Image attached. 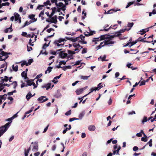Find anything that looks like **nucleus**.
Returning a JSON list of instances; mask_svg holds the SVG:
<instances>
[{"label": "nucleus", "mask_w": 156, "mask_h": 156, "mask_svg": "<svg viewBox=\"0 0 156 156\" xmlns=\"http://www.w3.org/2000/svg\"><path fill=\"white\" fill-rule=\"evenodd\" d=\"M31 144H33V148H32V151L34 152H35L38 150V142H32Z\"/></svg>", "instance_id": "f257e3e1"}, {"label": "nucleus", "mask_w": 156, "mask_h": 156, "mask_svg": "<svg viewBox=\"0 0 156 156\" xmlns=\"http://www.w3.org/2000/svg\"><path fill=\"white\" fill-rule=\"evenodd\" d=\"M87 88V86H86L80 89H77L76 91V92L77 95H79L80 94H82L83 91L86 90Z\"/></svg>", "instance_id": "f03ea898"}, {"label": "nucleus", "mask_w": 156, "mask_h": 156, "mask_svg": "<svg viewBox=\"0 0 156 156\" xmlns=\"http://www.w3.org/2000/svg\"><path fill=\"white\" fill-rule=\"evenodd\" d=\"M115 42L114 41L109 40L108 39H106L104 41V45L105 46L108 44H114Z\"/></svg>", "instance_id": "7ed1b4c3"}, {"label": "nucleus", "mask_w": 156, "mask_h": 156, "mask_svg": "<svg viewBox=\"0 0 156 156\" xmlns=\"http://www.w3.org/2000/svg\"><path fill=\"white\" fill-rule=\"evenodd\" d=\"M120 9H111L110 10H108V11L106 12L105 11V12H104L105 14H112L113 13V12H116L118 11H120Z\"/></svg>", "instance_id": "20e7f679"}, {"label": "nucleus", "mask_w": 156, "mask_h": 156, "mask_svg": "<svg viewBox=\"0 0 156 156\" xmlns=\"http://www.w3.org/2000/svg\"><path fill=\"white\" fill-rule=\"evenodd\" d=\"M9 124V123L8 122L6 123L4 126L0 127V128H1V130H2V131H4V130L5 131V130L6 131L7 130V129Z\"/></svg>", "instance_id": "39448f33"}, {"label": "nucleus", "mask_w": 156, "mask_h": 156, "mask_svg": "<svg viewBox=\"0 0 156 156\" xmlns=\"http://www.w3.org/2000/svg\"><path fill=\"white\" fill-rule=\"evenodd\" d=\"M46 98L44 96H41L39 97L38 99V101H40L41 103H42L48 100V98H46L44 100V98Z\"/></svg>", "instance_id": "423d86ee"}, {"label": "nucleus", "mask_w": 156, "mask_h": 156, "mask_svg": "<svg viewBox=\"0 0 156 156\" xmlns=\"http://www.w3.org/2000/svg\"><path fill=\"white\" fill-rule=\"evenodd\" d=\"M143 38L141 37H140L139 38H138L137 40H136V41H137V42L138 41H140V42H147L148 43H150L151 42H153V41H145V40H143V39H142Z\"/></svg>", "instance_id": "0eeeda50"}, {"label": "nucleus", "mask_w": 156, "mask_h": 156, "mask_svg": "<svg viewBox=\"0 0 156 156\" xmlns=\"http://www.w3.org/2000/svg\"><path fill=\"white\" fill-rule=\"evenodd\" d=\"M51 83H48L46 84H45L44 85L42 86L41 87L42 88H46V90H48L51 87Z\"/></svg>", "instance_id": "6e6552de"}, {"label": "nucleus", "mask_w": 156, "mask_h": 156, "mask_svg": "<svg viewBox=\"0 0 156 156\" xmlns=\"http://www.w3.org/2000/svg\"><path fill=\"white\" fill-rule=\"evenodd\" d=\"M51 23H54L56 24L57 22V16H55L54 17H52L51 18Z\"/></svg>", "instance_id": "1a4fd4ad"}, {"label": "nucleus", "mask_w": 156, "mask_h": 156, "mask_svg": "<svg viewBox=\"0 0 156 156\" xmlns=\"http://www.w3.org/2000/svg\"><path fill=\"white\" fill-rule=\"evenodd\" d=\"M34 80L31 79L29 80H27L26 81L27 82V84L26 85V87H27L28 86H30L32 85L33 82Z\"/></svg>", "instance_id": "9d476101"}, {"label": "nucleus", "mask_w": 156, "mask_h": 156, "mask_svg": "<svg viewBox=\"0 0 156 156\" xmlns=\"http://www.w3.org/2000/svg\"><path fill=\"white\" fill-rule=\"evenodd\" d=\"M21 75L25 79L28 78L27 76V72H26L25 71L21 73Z\"/></svg>", "instance_id": "9b49d317"}, {"label": "nucleus", "mask_w": 156, "mask_h": 156, "mask_svg": "<svg viewBox=\"0 0 156 156\" xmlns=\"http://www.w3.org/2000/svg\"><path fill=\"white\" fill-rule=\"evenodd\" d=\"M15 17V20L16 21L18 20L20 18V15L17 12H15L14 14Z\"/></svg>", "instance_id": "f8f14e48"}, {"label": "nucleus", "mask_w": 156, "mask_h": 156, "mask_svg": "<svg viewBox=\"0 0 156 156\" xmlns=\"http://www.w3.org/2000/svg\"><path fill=\"white\" fill-rule=\"evenodd\" d=\"M88 129L91 131H94L95 129V127L94 125H90L88 127Z\"/></svg>", "instance_id": "ddd939ff"}, {"label": "nucleus", "mask_w": 156, "mask_h": 156, "mask_svg": "<svg viewBox=\"0 0 156 156\" xmlns=\"http://www.w3.org/2000/svg\"><path fill=\"white\" fill-rule=\"evenodd\" d=\"M85 114V111H83L81 113H80L79 115V119H81L83 117Z\"/></svg>", "instance_id": "4468645a"}, {"label": "nucleus", "mask_w": 156, "mask_h": 156, "mask_svg": "<svg viewBox=\"0 0 156 156\" xmlns=\"http://www.w3.org/2000/svg\"><path fill=\"white\" fill-rule=\"evenodd\" d=\"M51 9L52 10V12L50 15V17H49V18H51L52 17V16L54 15L56 9V7L52 8H51Z\"/></svg>", "instance_id": "2eb2a0df"}, {"label": "nucleus", "mask_w": 156, "mask_h": 156, "mask_svg": "<svg viewBox=\"0 0 156 156\" xmlns=\"http://www.w3.org/2000/svg\"><path fill=\"white\" fill-rule=\"evenodd\" d=\"M121 147L120 146H119L118 149L117 150H115L113 151V154H119V151L121 149Z\"/></svg>", "instance_id": "dca6fc26"}, {"label": "nucleus", "mask_w": 156, "mask_h": 156, "mask_svg": "<svg viewBox=\"0 0 156 156\" xmlns=\"http://www.w3.org/2000/svg\"><path fill=\"white\" fill-rule=\"evenodd\" d=\"M32 96V94L30 92H29L27 94L26 96V99L27 100H29L30 99V98H31Z\"/></svg>", "instance_id": "f3484780"}, {"label": "nucleus", "mask_w": 156, "mask_h": 156, "mask_svg": "<svg viewBox=\"0 0 156 156\" xmlns=\"http://www.w3.org/2000/svg\"><path fill=\"white\" fill-rule=\"evenodd\" d=\"M62 75V74H61L59 76H56L55 77L53 80V82L55 83H56L58 81H56L55 82L56 80H57L58 79L60 78Z\"/></svg>", "instance_id": "a211bd4d"}, {"label": "nucleus", "mask_w": 156, "mask_h": 156, "mask_svg": "<svg viewBox=\"0 0 156 156\" xmlns=\"http://www.w3.org/2000/svg\"><path fill=\"white\" fill-rule=\"evenodd\" d=\"M9 80V78L6 76H4V79H2L1 81L2 82V83H4V82H7Z\"/></svg>", "instance_id": "6ab92c4d"}, {"label": "nucleus", "mask_w": 156, "mask_h": 156, "mask_svg": "<svg viewBox=\"0 0 156 156\" xmlns=\"http://www.w3.org/2000/svg\"><path fill=\"white\" fill-rule=\"evenodd\" d=\"M10 53H7L5 52H4V51H0V54L2 55V56H6L7 55H8V54H9Z\"/></svg>", "instance_id": "aec40b11"}, {"label": "nucleus", "mask_w": 156, "mask_h": 156, "mask_svg": "<svg viewBox=\"0 0 156 156\" xmlns=\"http://www.w3.org/2000/svg\"><path fill=\"white\" fill-rule=\"evenodd\" d=\"M102 83H99L98 85V87H96V90H99L101 88L103 87V86H102V85H101L102 84Z\"/></svg>", "instance_id": "412c9836"}, {"label": "nucleus", "mask_w": 156, "mask_h": 156, "mask_svg": "<svg viewBox=\"0 0 156 156\" xmlns=\"http://www.w3.org/2000/svg\"><path fill=\"white\" fill-rule=\"evenodd\" d=\"M51 5V3H50L49 0H47L46 2H44V5L45 6H47L48 5H49L50 6Z\"/></svg>", "instance_id": "4be33fe9"}, {"label": "nucleus", "mask_w": 156, "mask_h": 156, "mask_svg": "<svg viewBox=\"0 0 156 156\" xmlns=\"http://www.w3.org/2000/svg\"><path fill=\"white\" fill-rule=\"evenodd\" d=\"M64 43H63V44H59V43L57 42L56 41H55L54 43V44H55V45H56L58 47H59L61 46H63L64 45Z\"/></svg>", "instance_id": "5701e85b"}, {"label": "nucleus", "mask_w": 156, "mask_h": 156, "mask_svg": "<svg viewBox=\"0 0 156 156\" xmlns=\"http://www.w3.org/2000/svg\"><path fill=\"white\" fill-rule=\"evenodd\" d=\"M85 9H83L82 12V14H84V16H82V20L84 19L86 16L87 13L85 12Z\"/></svg>", "instance_id": "b1692460"}, {"label": "nucleus", "mask_w": 156, "mask_h": 156, "mask_svg": "<svg viewBox=\"0 0 156 156\" xmlns=\"http://www.w3.org/2000/svg\"><path fill=\"white\" fill-rule=\"evenodd\" d=\"M32 22V21L31 20H30V21L28 22L27 21L25 23H24V24L23 26L22 27H24L30 24Z\"/></svg>", "instance_id": "393cba45"}, {"label": "nucleus", "mask_w": 156, "mask_h": 156, "mask_svg": "<svg viewBox=\"0 0 156 156\" xmlns=\"http://www.w3.org/2000/svg\"><path fill=\"white\" fill-rule=\"evenodd\" d=\"M51 41H50L48 43V44H47L46 43H45L43 45L42 48L43 49H45L48 46L49 44L50 43V42Z\"/></svg>", "instance_id": "a878e982"}, {"label": "nucleus", "mask_w": 156, "mask_h": 156, "mask_svg": "<svg viewBox=\"0 0 156 156\" xmlns=\"http://www.w3.org/2000/svg\"><path fill=\"white\" fill-rule=\"evenodd\" d=\"M11 84V85H12V84H13V88L14 89L16 88V87L17 86V82L16 81H13Z\"/></svg>", "instance_id": "bb28decb"}, {"label": "nucleus", "mask_w": 156, "mask_h": 156, "mask_svg": "<svg viewBox=\"0 0 156 156\" xmlns=\"http://www.w3.org/2000/svg\"><path fill=\"white\" fill-rule=\"evenodd\" d=\"M115 37H116V35H111L109 37H107L106 39L112 40V39Z\"/></svg>", "instance_id": "cd10ccee"}, {"label": "nucleus", "mask_w": 156, "mask_h": 156, "mask_svg": "<svg viewBox=\"0 0 156 156\" xmlns=\"http://www.w3.org/2000/svg\"><path fill=\"white\" fill-rule=\"evenodd\" d=\"M129 42H130V44H130V45H129V47H131L132 46H133V45H134L135 44H136L137 42L136 40L134 41H133L132 42L130 41Z\"/></svg>", "instance_id": "c85d7f7f"}, {"label": "nucleus", "mask_w": 156, "mask_h": 156, "mask_svg": "<svg viewBox=\"0 0 156 156\" xmlns=\"http://www.w3.org/2000/svg\"><path fill=\"white\" fill-rule=\"evenodd\" d=\"M44 5H38V6L37 7V9H38L39 10H41L42 9V7H44Z\"/></svg>", "instance_id": "c756f323"}, {"label": "nucleus", "mask_w": 156, "mask_h": 156, "mask_svg": "<svg viewBox=\"0 0 156 156\" xmlns=\"http://www.w3.org/2000/svg\"><path fill=\"white\" fill-rule=\"evenodd\" d=\"M130 29V28L129 29L125 28L124 29H122L120 30L119 32V33H123V32H124L126 30L129 31Z\"/></svg>", "instance_id": "7c9ffc66"}, {"label": "nucleus", "mask_w": 156, "mask_h": 156, "mask_svg": "<svg viewBox=\"0 0 156 156\" xmlns=\"http://www.w3.org/2000/svg\"><path fill=\"white\" fill-rule=\"evenodd\" d=\"M73 47L75 48H79L80 47V44L79 43H74L73 44Z\"/></svg>", "instance_id": "2f4dec72"}, {"label": "nucleus", "mask_w": 156, "mask_h": 156, "mask_svg": "<svg viewBox=\"0 0 156 156\" xmlns=\"http://www.w3.org/2000/svg\"><path fill=\"white\" fill-rule=\"evenodd\" d=\"M18 66L17 65L16 66L14 67V65H13L12 66V68L13 70L15 72H17L18 71Z\"/></svg>", "instance_id": "473e14b6"}, {"label": "nucleus", "mask_w": 156, "mask_h": 156, "mask_svg": "<svg viewBox=\"0 0 156 156\" xmlns=\"http://www.w3.org/2000/svg\"><path fill=\"white\" fill-rule=\"evenodd\" d=\"M90 76H80V78L81 79L83 80H87L88 79V78Z\"/></svg>", "instance_id": "72a5a7b5"}, {"label": "nucleus", "mask_w": 156, "mask_h": 156, "mask_svg": "<svg viewBox=\"0 0 156 156\" xmlns=\"http://www.w3.org/2000/svg\"><path fill=\"white\" fill-rule=\"evenodd\" d=\"M106 58V56L105 55L102 58L101 57V56L100 57L98 58V59H99V58H101V61H108V60L105 59V58Z\"/></svg>", "instance_id": "f704fd0d"}, {"label": "nucleus", "mask_w": 156, "mask_h": 156, "mask_svg": "<svg viewBox=\"0 0 156 156\" xmlns=\"http://www.w3.org/2000/svg\"><path fill=\"white\" fill-rule=\"evenodd\" d=\"M96 87H93V88H91L90 90V92H89L88 94H87L88 95L89 94H90V93H91V92H92L94 90H95V91H96V90H96Z\"/></svg>", "instance_id": "c9c22d12"}, {"label": "nucleus", "mask_w": 156, "mask_h": 156, "mask_svg": "<svg viewBox=\"0 0 156 156\" xmlns=\"http://www.w3.org/2000/svg\"><path fill=\"white\" fill-rule=\"evenodd\" d=\"M63 51H60L59 53V55L60 58H64V57H63Z\"/></svg>", "instance_id": "e433bc0d"}, {"label": "nucleus", "mask_w": 156, "mask_h": 156, "mask_svg": "<svg viewBox=\"0 0 156 156\" xmlns=\"http://www.w3.org/2000/svg\"><path fill=\"white\" fill-rule=\"evenodd\" d=\"M100 40H103L105 39V40H106V38H107V37H105V35H102L100 37Z\"/></svg>", "instance_id": "4c0bfd02"}, {"label": "nucleus", "mask_w": 156, "mask_h": 156, "mask_svg": "<svg viewBox=\"0 0 156 156\" xmlns=\"http://www.w3.org/2000/svg\"><path fill=\"white\" fill-rule=\"evenodd\" d=\"M33 62V60L32 59H30L28 60V62H27V65L28 66L30 65L31 63Z\"/></svg>", "instance_id": "58836bf2"}, {"label": "nucleus", "mask_w": 156, "mask_h": 156, "mask_svg": "<svg viewBox=\"0 0 156 156\" xmlns=\"http://www.w3.org/2000/svg\"><path fill=\"white\" fill-rule=\"evenodd\" d=\"M54 34H55V33H53V34L51 35H50V36H48L47 37V38H44V40L45 41H48V39H47V38H50L51 37H52L53 36H54Z\"/></svg>", "instance_id": "ea45409f"}, {"label": "nucleus", "mask_w": 156, "mask_h": 156, "mask_svg": "<svg viewBox=\"0 0 156 156\" xmlns=\"http://www.w3.org/2000/svg\"><path fill=\"white\" fill-rule=\"evenodd\" d=\"M134 25L133 23H129L127 25V26L129 27H132Z\"/></svg>", "instance_id": "a19ab883"}, {"label": "nucleus", "mask_w": 156, "mask_h": 156, "mask_svg": "<svg viewBox=\"0 0 156 156\" xmlns=\"http://www.w3.org/2000/svg\"><path fill=\"white\" fill-rule=\"evenodd\" d=\"M26 65V66H28L27 65V62L26 61H23L22 63L21 64V66L22 67H23L24 65Z\"/></svg>", "instance_id": "79ce46f5"}, {"label": "nucleus", "mask_w": 156, "mask_h": 156, "mask_svg": "<svg viewBox=\"0 0 156 156\" xmlns=\"http://www.w3.org/2000/svg\"><path fill=\"white\" fill-rule=\"evenodd\" d=\"M134 3L133 2H130L128 3L126 7V8H127L129 7L131 5Z\"/></svg>", "instance_id": "37998d69"}, {"label": "nucleus", "mask_w": 156, "mask_h": 156, "mask_svg": "<svg viewBox=\"0 0 156 156\" xmlns=\"http://www.w3.org/2000/svg\"><path fill=\"white\" fill-rule=\"evenodd\" d=\"M147 121V117L146 116H144L143 119L142 121V122L144 123V122H146Z\"/></svg>", "instance_id": "c03bdc74"}, {"label": "nucleus", "mask_w": 156, "mask_h": 156, "mask_svg": "<svg viewBox=\"0 0 156 156\" xmlns=\"http://www.w3.org/2000/svg\"><path fill=\"white\" fill-rule=\"evenodd\" d=\"M100 39H99V37L97 38H94V39L92 40V42H97L98 41H100Z\"/></svg>", "instance_id": "a18cd8bd"}, {"label": "nucleus", "mask_w": 156, "mask_h": 156, "mask_svg": "<svg viewBox=\"0 0 156 156\" xmlns=\"http://www.w3.org/2000/svg\"><path fill=\"white\" fill-rule=\"evenodd\" d=\"M68 60H67L65 62L64 61H61L59 62V65H61L62 64H64L65 65L66 63V62Z\"/></svg>", "instance_id": "49530a36"}, {"label": "nucleus", "mask_w": 156, "mask_h": 156, "mask_svg": "<svg viewBox=\"0 0 156 156\" xmlns=\"http://www.w3.org/2000/svg\"><path fill=\"white\" fill-rule=\"evenodd\" d=\"M79 119L76 118H70L69 119V121L70 122H72L73 121L75 120H78Z\"/></svg>", "instance_id": "de8ad7c7"}, {"label": "nucleus", "mask_w": 156, "mask_h": 156, "mask_svg": "<svg viewBox=\"0 0 156 156\" xmlns=\"http://www.w3.org/2000/svg\"><path fill=\"white\" fill-rule=\"evenodd\" d=\"M87 49L86 48H83L82 51V53L83 54L86 53L87 52Z\"/></svg>", "instance_id": "09e8293b"}, {"label": "nucleus", "mask_w": 156, "mask_h": 156, "mask_svg": "<svg viewBox=\"0 0 156 156\" xmlns=\"http://www.w3.org/2000/svg\"><path fill=\"white\" fill-rule=\"evenodd\" d=\"M64 5L63 3L62 2H59L58 4L57 3V5L56 6H59L60 7H63Z\"/></svg>", "instance_id": "8fccbe9b"}, {"label": "nucleus", "mask_w": 156, "mask_h": 156, "mask_svg": "<svg viewBox=\"0 0 156 156\" xmlns=\"http://www.w3.org/2000/svg\"><path fill=\"white\" fill-rule=\"evenodd\" d=\"M52 3H55L56 6L57 5V0H51Z\"/></svg>", "instance_id": "3c124183"}, {"label": "nucleus", "mask_w": 156, "mask_h": 156, "mask_svg": "<svg viewBox=\"0 0 156 156\" xmlns=\"http://www.w3.org/2000/svg\"><path fill=\"white\" fill-rule=\"evenodd\" d=\"M29 150H26V149L25 150V156H28V154L29 152Z\"/></svg>", "instance_id": "603ef678"}, {"label": "nucleus", "mask_w": 156, "mask_h": 156, "mask_svg": "<svg viewBox=\"0 0 156 156\" xmlns=\"http://www.w3.org/2000/svg\"><path fill=\"white\" fill-rule=\"evenodd\" d=\"M7 94H4V95L1 96V99H2L5 100L6 98Z\"/></svg>", "instance_id": "864d4df0"}, {"label": "nucleus", "mask_w": 156, "mask_h": 156, "mask_svg": "<svg viewBox=\"0 0 156 156\" xmlns=\"http://www.w3.org/2000/svg\"><path fill=\"white\" fill-rule=\"evenodd\" d=\"M71 113V110H69V111L65 113V115H70Z\"/></svg>", "instance_id": "5fc2aeb1"}, {"label": "nucleus", "mask_w": 156, "mask_h": 156, "mask_svg": "<svg viewBox=\"0 0 156 156\" xmlns=\"http://www.w3.org/2000/svg\"><path fill=\"white\" fill-rule=\"evenodd\" d=\"M35 16L34 15L32 14V15H31L29 16V18H30V19L32 20H34V17Z\"/></svg>", "instance_id": "6e6d98bb"}, {"label": "nucleus", "mask_w": 156, "mask_h": 156, "mask_svg": "<svg viewBox=\"0 0 156 156\" xmlns=\"http://www.w3.org/2000/svg\"><path fill=\"white\" fill-rule=\"evenodd\" d=\"M9 3L8 2H6L5 3H3L2 4V6H9Z\"/></svg>", "instance_id": "4d7b16f0"}, {"label": "nucleus", "mask_w": 156, "mask_h": 156, "mask_svg": "<svg viewBox=\"0 0 156 156\" xmlns=\"http://www.w3.org/2000/svg\"><path fill=\"white\" fill-rule=\"evenodd\" d=\"M141 140L143 141H144L145 142H147V138H146L145 137H142L141 139Z\"/></svg>", "instance_id": "13d9d810"}, {"label": "nucleus", "mask_w": 156, "mask_h": 156, "mask_svg": "<svg viewBox=\"0 0 156 156\" xmlns=\"http://www.w3.org/2000/svg\"><path fill=\"white\" fill-rule=\"evenodd\" d=\"M34 108L32 107L31 108V109L29 111L26 112V114H28L31 113L33 111V109Z\"/></svg>", "instance_id": "bf43d9fd"}, {"label": "nucleus", "mask_w": 156, "mask_h": 156, "mask_svg": "<svg viewBox=\"0 0 156 156\" xmlns=\"http://www.w3.org/2000/svg\"><path fill=\"white\" fill-rule=\"evenodd\" d=\"M152 139H151L147 143V144H148L149 146L150 147H151L152 146Z\"/></svg>", "instance_id": "052dcab7"}, {"label": "nucleus", "mask_w": 156, "mask_h": 156, "mask_svg": "<svg viewBox=\"0 0 156 156\" xmlns=\"http://www.w3.org/2000/svg\"><path fill=\"white\" fill-rule=\"evenodd\" d=\"M53 67H51V66H49L48 67L47 71H48L49 73H50L51 70V69H52Z\"/></svg>", "instance_id": "680f3d73"}, {"label": "nucleus", "mask_w": 156, "mask_h": 156, "mask_svg": "<svg viewBox=\"0 0 156 156\" xmlns=\"http://www.w3.org/2000/svg\"><path fill=\"white\" fill-rule=\"evenodd\" d=\"M95 32L94 31H91L90 30V32L89 33V35H90V36L94 34H95Z\"/></svg>", "instance_id": "e2e57ef3"}, {"label": "nucleus", "mask_w": 156, "mask_h": 156, "mask_svg": "<svg viewBox=\"0 0 156 156\" xmlns=\"http://www.w3.org/2000/svg\"><path fill=\"white\" fill-rule=\"evenodd\" d=\"M78 42L79 43H81L83 44H86L87 43V42L84 40H82V41L80 40Z\"/></svg>", "instance_id": "0e129e2a"}, {"label": "nucleus", "mask_w": 156, "mask_h": 156, "mask_svg": "<svg viewBox=\"0 0 156 156\" xmlns=\"http://www.w3.org/2000/svg\"><path fill=\"white\" fill-rule=\"evenodd\" d=\"M140 34L141 35H143L145 33V32L144 31V30L143 29L140 30Z\"/></svg>", "instance_id": "69168bd1"}, {"label": "nucleus", "mask_w": 156, "mask_h": 156, "mask_svg": "<svg viewBox=\"0 0 156 156\" xmlns=\"http://www.w3.org/2000/svg\"><path fill=\"white\" fill-rule=\"evenodd\" d=\"M51 31H54V30L52 28H50L47 30V32L48 33H50Z\"/></svg>", "instance_id": "338daca9"}, {"label": "nucleus", "mask_w": 156, "mask_h": 156, "mask_svg": "<svg viewBox=\"0 0 156 156\" xmlns=\"http://www.w3.org/2000/svg\"><path fill=\"white\" fill-rule=\"evenodd\" d=\"M145 80H143L140 83V86L144 85H145Z\"/></svg>", "instance_id": "774afa93"}]
</instances>
